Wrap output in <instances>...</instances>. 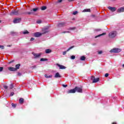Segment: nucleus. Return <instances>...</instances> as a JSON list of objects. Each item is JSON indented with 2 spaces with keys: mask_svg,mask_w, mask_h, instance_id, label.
I'll use <instances>...</instances> for the list:
<instances>
[{
  "mask_svg": "<svg viewBox=\"0 0 124 124\" xmlns=\"http://www.w3.org/2000/svg\"><path fill=\"white\" fill-rule=\"evenodd\" d=\"M20 104H23L24 103V98H20L19 100Z\"/></svg>",
  "mask_w": 124,
  "mask_h": 124,
  "instance_id": "6ab92c4d",
  "label": "nucleus"
},
{
  "mask_svg": "<svg viewBox=\"0 0 124 124\" xmlns=\"http://www.w3.org/2000/svg\"><path fill=\"white\" fill-rule=\"evenodd\" d=\"M122 66H123V67H124V64H123L122 65Z\"/></svg>",
  "mask_w": 124,
  "mask_h": 124,
  "instance_id": "864d4df0",
  "label": "nucleus"
},
{
  "mask_svg": "<svg viewBox=\"0 0 124 124\" xmlns=\"http://www.w3.org/2000/svg\"><path fill=\"white\" fill-rule=\"evenodd\" d=\"M34 40V38H31V41H33Z\"/></svg>",
  "mask_w": 124,
  "mask_h": 124,
  "instance_id": "de8ad7c7",
  "label": "nucleus"
},
{
  "mask_svg": "<svg viewBox=\"0 0 124 124\" xmlns=\"http://www.w3.org/2000/svg\"><path fill=\"white\" fill-rule=\"evenodd\" d=\"M112 124H117V123H116V122H113V123H112Z\"/></svg>",
  "mask_w": 124,
  "mask_h": 124,
  "instance_id": "8fccbe9b",
  "label": "nucleus"
},
{
  "mask_svg": "<svg viewBox=\"0 0 124 124\" xmlns=\"http://www.w3.org/2000/svg\"><path fill=\"white\" fill-rule=\"evenodd\" d=\"M70 31H64L63 32H62V33H70Z\"/></svg>",
  "mask_w": 124,
  "mask_h": 124,
  "instance_id": "2f4dec72",
  "label": "nucleus"
},
{
  "mask_svg": "<svg viewBox=\"0 0 124 124\" xmlns=\"http://www.w3.org/2000/svg\"><path fill=\"white\" fill-rule=\"evenodd\" d=\"M109 76V74L108 73H106L105 75V77L106 78H107Z\"/></svg>",
  "mask_w": 124,
  "mask_h": 124,
  "instance_id": "ea45409f",
  "label": "nucleus"
},
{
  "mask_svg": "<svg viewBox=\"0 0 124 124\" xmlns=\"http://www.w3.org/2000/svg\"><path fill=\"white\" fill-rule=\"evenodd\" d=\"M20 66H21V64H16V68H15L16 70H17V69H19L20 68Z\"/></svg>",
  "mask_w": 124,
  "mask_h": 124,
  "instance_id": "4be33fe9",
  "label": "nucleus"
},
{
  "mask_svg": "<svg viewBox=\"0 0 124 124\" xmlns=\"http://www.w3.org/2000/svg\"><path fill=\"white\" fill-rule=\"evenodd\" d=\"M82 12H91V9H85L83 10Z\"/></svg>",
  "mask_w": 124,
  "mask_h": 124,
  "instance_id": "aec40b11",
  "label": "nucleus"
},
{
  "mask_svg": "<svg viewBox=\"0 0 124 124\" xmlns=\"http://www.w3.org/2000/svg\"><path fill=\"white\" fill-rule=\"evenodd\" d=\"M56 65H57V66H59V67H60V69H65V68H66V67L62 65H60L59 63H57Z\"/></svg>",
  "mask_w": 124,
  "mask_h": 124,
  "instance_id": "ddd939ff",
  "label": "nucleus"
},
{
  "mask_svg": "<svg viewBox=\"0 0 124 124\" xmlns=\"http://www.w3.org/2000/svg\"><path fill=\"white\" fill-rule=\"evenodd\" d=\"M11 46H12V45H8V46H7V47H11Z\"/></svg>",
  "mask_w": 124,
  "mask_h": 124,
  "instance_id": "09e8293b",
  "label": "nucleus"
},
{
  "mask_svg": "<svg viewBox=\"0 0 124 124\" xmlns=\"http://www.w3.org/2000/svg\"><path fill=\"white\" fill-rule=\"evenodd\" d=\"M8 69L10 71H16V69L14 67H9Z\"/></svg>",
  "mask_w": 124,
  "mask_h": 124,
  "instance_id": "a211bd4d",
  "label": "nucleus"
},
{
  "mask_svg": "<svg viewBox=\"0 0 124 124\" xmlns=\"http://www.w3.org/2000/svg\"><path fill=\"white\" fill-rule=\"evenodd\" d=\"M108 9L110 10L111 12H115V11H116V7H112L111 6H108Z\"/></svg>",
  "mask_w": 124,
  "mask_h": 124,
  "instance_id": "9b49d317",
  "label": "nucleus"
},
{
  "mask_svg": "<svg viewBox=\"0 0 124 124\" xmlns=\"http://www.w3.org/2000/svg\"><path fill=\"white\" fill-rule=\"evenodd\" d=\"M122 51V49L120 48H113L110 50V53H120Z\"/></svg>",
  "mask_w": 124,
  "mask_h": 124,
  "instance_id": "20e7f679",
  "label": "nucleus"
},
{
  "mask_svg": "<svg viewBox=\"0 0 124 124\" xmlns=\"http://www.w3.org/2000/svg\"><path fill=\"white\" fill-rule=\"evenodd\" d=\"M48 59L47 58H41L40 59V62H47Z\"/></svg>",
  "mask_w": 124,
  "mask_h": 124,
  "instance_id": "5701e85b",
  "label": "nucleus"
},
{
  "mask_svg": "<svg viewBox=\"0 0 124 124\" xmlns=\"http://www.w3.org/2000/svg\"><path fill=\"white\" fill-rule=\"evenodd\" d=\"M41 35H42V33L39 32H37L34 34L35 37H39V36H41Z\"/></svg>",
  "mask_w": 124,
  "mask_h": 124,
  "instance_id": "f8f14e48",
  "label": "nucleus"
},
{
  "mask_svg": "<svg viewBox=\"0 0 124 124\" xmlns=\"http://www.w3.org/2000/svg\"><path fill=\"white\" fill-rule=\"evenodd\" d=\"M98 54L99 55H101V54H102V51H98Z\"/></svg>",
  "mask_w": 124,
  "mask_h": 124,
  "instance_id": "37998d69",
  "label": "nucleus"
},
{
  "mask_svg": "<svg viewBox=\"0 0 124 124\" xmlns=\"http://www.w3.org/2000/svg\"><path fill=\"white\" fill-rule=\"evenodd\" d=\"M17 75L18 76H21L22 75V74H21V73H18Z\"/></svg>",
  "mask_w": 124,
  "mask_h": 124,
  "instance_id": "a18cd8bd",
  "label": "nucleus"
},
{
  "mask_svg": "<svg viewBox=\"0 0 124 124\" xmlns=\"http://www.w3.org/2000/svg\"><path fill=\"white\" fill-rule=\"evenodd\" d=\"M48 29H49V27L43 29L42 30L43 33H42V34H44L45 33H47V32H48V31H48Z\"/></svg>",
  "mask_w": 124,
  "mask_h": 124,
  "instance_id": "9d476101",
  "label": "nucleus"
},
{
  "mask_svg": "<svg viewBox=\"0 0 124 124\" xmlns=\"http://www.w3.org/2000/svg\"><path fill=\"white\" fill-rule=\"evenodd\" d=\"M38 10V8H33L32 9V10H31V11L32 12V11H33L34 12H36Z\"/></svg>",
  "mask_w": 124,
  "mask_h": 124,
  "instance_id": "bb28decb",
  "label": "nucleus"
},
{
  "mask_svg": "<svg viewBox=\"0 0 124 124\" xmlns=\"http://www.w3.org/2000/svg\"><path fill=\"white\" fill-rule=\"evenodd\" d=\"M41 20L37 21V24H41Z\"/></svg>",
  "mask_w": 124,
  "mask_h": 124,
  "instance_id": "79ce46f5",
  "label": "nucleus"
},
{
  "mask_svg": "<svg viewBox=\"0 0 124 124\" xmlns=\"http://www.w3.org/2000/svg\"><path fill=\"white\" fill-rule=\"evenodd\" d=\"M12 107H13L14 108H16V106H17V104H14V103H12Z\"/></svg>",
  "mask_w": 124,
  "mask_h": 124,
  "instance_id": "c85d7f7f",
  "label": "nucleus"
},
{
  "mask_svg": "<svg viewBox=\"0 0 124 124\" xmlns=\"http://www.w3.org/2000/svg\"><path fill=\"white\" fill-rule=\"evenodd\" d=\"M74 47H75V46H70L69 48H68L67 49L66 51L63 52L62 54L63 55H66V53H67V52H68V51H69L70 50H71V49H73V48H74Z\"/></svg>",
  "mask_w": 124,
  "mask_h": 124,
  "instance_id": "423d86ee",
  "label": "nucleus"
},
{
  "mask_svg": "<svg viewBox=\"0 0 124 124\" xmlns=\"http://www.w3.org/2000/svg\"><path fill=\"white\" fill-rule=\"evenodd\" d=\"M55 78H61L62 77V76L59 73H56L54 76Z\"/></svg>",
  "mask_w": 124,
  "mask_h": 124,
  "instance_id": "dca6fc26",
  "label": "nucleus"
},
{
  "mask_svg": "<svg viewBox=\"0 0 124 124\" xmlns=\"http://www.w3.org/2000/svg\"><path fill=\"white\" fill-rule=\"evenodd\" d=\"M97 31H101V30L100 29H98Z\"/></svg>",
  "mask_w": 124,
  "mask_h": 124,
  "instance_id": "603ef678",
  "label": "nucleus"
},
{
  "mask_svg": "<svg viewBox=\"0 0 124 124\" xmlns=\"http://www.w3.org/2000/svg\"><path fill=\"white\" fill-rule=\"evenodd\" d=\"M78 13V11H75V12H74L73 13V15H76V14H77Z\"/></svg>",
  "mask_w": 124,
  "mask_h": 124,
  "instance_id": "e433bc0d",
  "label": "nucleus"
},
{
  "mask_svg": "<svg viewBox=\"0 0 124 124\" xmlns=\"http://www.w3.org/2000/svg\"><path fill=\"white\" fill-rule=\"evenodd\" d=\"M86 57L84 56H82L80 57V61H85Z\"/></svg>",
  "mask_w": 124,
  "mask_h": 124,
  "instance_id": "b1692460",
  "label": "nucleus"
},
{
  "mask_svg": "<svg viewBox=\"0 0 124 124\" xmlns=\"http://www.w3.org/2000/svg\"><path fill=\"white\" fill-rule=\"evenodd\" d=\"M12 62H14V60H13V61H12L9 62V64H10V63H12Z\"/></svg>",
  "mask_w": 124,
  "mask_h": 124,
  "instance_id": "49530a36",
  "label": "nucleus"
},
{
  "mask_svg": "<svg viewBox=\"0 0 124 124\" xmlns=\"http://www.w3.org/2000/svg\"><path fill=\"white\" fill-rule=\"evenodd\" d=\"M3 88H4V89H5V90H7V89H8V86H7L6 85H4Z\"/></svg>",
  "mask_w": 124,
  "mask_h": 124,
  "instance_id": "c9c22d12",
  "label": "nucleus"
},
{
  "mask_svg": "<svg viewBox=\"0 0 124 124\" xmlns=\"http://www.w3.org/2000/svg\"><path fill=\"white\" fill-rule=\"evenodd\" d=\"M105 34H106V32L103 33L102 34L98 35L97 36H96L95 38H97V37H99L100 36H102V35H105Z\"/></svg>",
  "mask_w": 124,
  "mask_h": 124,
  "instance_id": "412c9836",
  "label": "nucleus"
},
{
  "mask_svg": "<svg viewBox=\"0 0 124 124\" xmlns=\"http://www.w3.org/2000/svg\"><path fill=\"white\" fill-rule=\"evenodd\" d=\"M24 13H20L19 10H14L12 11L10 13V15L11 16H13L14 15H23Z\"/></svg>",
  "mask_w": 124,
  "mask_h": 124,
  "instance_id": "f257e3e1",
  "label": "nucleus"
},
{
  "mask_svg": "<svg viewBox=\"0 0 124 124\" xmlns=\"http://www.w3.org/2000/svg\"><path fill=\"white\" fill-rule=\"evenodd\" d=\"M76 93L75 91V88L70 90L67 92V93Z\"/></svg>",
  "mask_w": 124,
  "mask_h": 124,
  "instance_id": "4468645a",
  "label": "nucleus"
},
{
  "mask_svg": "<svg viewBox=\"0 0 124 124\" xmlns=\"http://www.w3.org/2000/svg\"><path fill=\"white\" fill-rule=\"evenodd\" d=\"M32 54L33 55L34 57V59H37L38 58H40V56H41V53L36 54V53H34V52H32Z\"/></svg>",
  "mask_w": 124,
  "mask_h": 124,
  "instance_id": "0eeeda50",
  "label": "nucleus"
},
{
  "mask_svg": "<svg viewBox=\"0 0 124 124\" xmlns=\"http://www.w3.org/2000/svg\"><path fill=\"white\" fill-rule=\"evenodd\" d=\"M20 22H21V18H17L14 20V24H17L20 23Z\"/></svg>",
  "mask_w": 124,
  "mask_h": 124,
  "instance_id": "1a4fd4ad",
  "label": "nucleus"
},
{
  "mask_svg": "<svg viewBox=\"0 0 124 124\" xmlns=\"http://www.w3.org/2000/svg\"><path fill=\"white\" fill-rule=\"evenodd\" d=\"M66 23H65V22H62L61 23H59L57 27H58V28H62V27H64V26H65V24Z\"/></svg>",
  "mask_w": 124,
  "mask_h": 124,
  "instance_id": "6e6552de",
  "label": "nucleus"
},
{
  "mask_svg": "<svg viewBox=\"0 0 124 124\" xmlns=\"http://www.w3.org/2000/svg\"><path fill=\"white\" fill-rule=\"evenodd\" d=\"M0 23H1V20H0Z\"/></svg>",
  "mask_w": 124,
  "mask_h": 124,
  "instance_id": "5fc2aeb1",
  "label": "nucleus"
},
{
  "mask_svg": "<svg viewBox=\"0 0 124 124\" xmlns=\"http://www.w3.org/2000/svg\"><path fill=\"white\" fill-rule=\"evenodd\" d=\"M71 60H75V56L72 55V56H71Z\"/></svg>",
  "mask_w": 124,
  "mask_h": 124,
  "instance_id": "72a5a7b5",
  "label": "nucleus"
},
{
  "mask_svg": "<svg viewBox=\"0 0 124 124\" xmlns=\"http://www.w3.org/2000/svg\"><path fill=\"white\" fill-rule=\"evenodd\" d=\"M23 13V14H28V15H31V14H32V13H33V12H32V11L31 12H27V13Z\"/></svg>",
  "mask_w": 124,
  "mask_h": 124,
  "instance_id": "a878e982",
  "label": "nucleus"
},
{
  "mask_svg": "<svg viewBox=\"0 0 124 124\" xmlns=\"http://www.w3.org/2000/svg\"><path fill=\"white\" fill-rule=\"evenodd\" d=\"M0 49H4V46H0Z\"/></svg>",
  "mask_w": 124,
  "mask_h": 124,
  "instance_id": "58836bf2",
  "label": "nucleus"
},
{
  "mask_svg": "<svg viewBox=\"0 0 124 124\" xmlns=\"http://www.w3.org/2000/svg\"><path fill=\"white\" fill-rule=\"evenodd\" d=\"M75 90L76 91V92L77 93H83V87L81 86L80 87H76L75 88Z\"/></svg>",
  "mask_w": 124,
  "mask_h": 124,
  "instance_id": "7ed1b4c3",
  "label": "nucleus"
},
{
  "mask_svg": "<svg viewBox=\"0 0 124 124\" xmlns=\"http://www.w3.org/2000/svg\"><path fill=\"white\" fill-rule=\"evenodd\" d=\"M41 10H46L47 9V7L46 6H43L41 8Z\"/></svg>",
  "mask_w": 124,
  "mask_h": 124,
  "instance_id": "393cba45",
  "label": "nucleus"
},
{
  "mask_svg": "<svg viewBox=\"0 0 124 124\" xmlns=\"http://www.w3.org/2000/svg\"><path fill=\"white\" fill-rule=\"evenodd\" d=\"M91 80H93V83H97V82H98V81H99V78H95V77H94V76H92Z\"/></svg>",
  "mask_w": 124,
  "mask_h": 124,
  "instance_id": "39448f33",
  "label": "nucleus"
},
{
  "mask_svg": "<svg viewBox=\"0 0 124 124\" xmlns=\"http://www.w3.org/2000/svg\"><path fill=\"white\" fill-rule=\"evenodd\" d=\"M45 52H46V54H50V53H52V50L48 48L46 49Z\"/></svg>",
  "mask_w": 124,
  "mask_h": 124,
  "instance_id": "f3484780",
  "label": "nucleus"
},
{
  "mask_svg": "<svg viewBox=\"0 0 124 124\" xmlns=\"http://www.w3.org/2000/svg\"><path fill=\"white\" fill-rule=\"evenodd\" d=\"M14 95V92H12L10 93V96H13Z\"/></svg>",
  "mask_w": 124,
  "mask_h": 124,
  "instance_id": "a19ab883",
  "label": "nucleus"
},
{
  "mask_svg": "<svg viewBox=\"0 0 124 124\" xmlns=\"http://www.w3.org/2000/svg\"><path fill=\"white\" fill-rule=\"evenodd\" d=\"M22 33H23V34H28V33H30V32L26 30L25 31H24Z\"/></svg>",
  "mask_w": 124,
  "mask_h": 124,
  "instance_id": "cd10ccee",
  "label": "nucleus"
},
{
  "mask_svg": "<svg viewBox=\"0 0 124 124\" xmlns=\"http://www.w3.org/2000/svg\"><path fill=\"white\" fill-rule=\"evenodd\" d=\"M45 77H46V78H51L52 75L48 76L47 75H45Z\"/></svg>",
  "mask_w": 124,
  "mask_h": 124,
  "instance_id": "c756f323",
  "label": "nucleus"
},
{
  "mask_svg": "<svg viewBox=\"0 0 124 124\" xmlns=\"http://www.w3.org/2000/svg\"><path fill=\"white\" fill-rule=\"evenodd\" d=\"M76 27H73V28H70V30H71V31H74V30H76Z\"/></svg>",
  "mask_w": 124,
  "mask_h": 124,
  "instance_id": "4c0bfd02",
  "label": "nucleus"
},
{
  "mask_svg": "<svg viewBox=\"0 0 124 124\" xmlns=\"http://www.w3.org/2000/svg\"><path fill=\"white\" fill-rule=\"evenodd\" d=\"M117 12H119V13H121L122 12H124V7H122L119 8L117 10Z\"/></svg>",
  "mask_w": 124,
  "mask_h": 124,
  "instance_id": "2eb2a0df",
  "label": "nucleus"
},
{
  "mask_svg": "<svg viewBox=\"0 0 124 124\" xmlns=\"http://www.w3.org/2000/svg\"><path fill=\"white\" fill-rule=\"evenodd\" d=\"M92 16L93 17H93H95V15H92Z\"/></svg>",
  "mask_w": 124,
  "mask_h": 124,
  "instance_id": "3c124183",
  "label": "nucleus"
},
{
  "mask_svg": "<svg viewBox=\"0 0 124 124\" xmlns=\"http://www.w3.org/2000/svg\"><path fill=\"white\" fill-rule=\"evenodd\" d=\"M3 70V67H0V72H2Z\"/></svg>",
  "mask_w": 124,
  "mask_h": 124,
  "instance_id": "f704fd0d",
  "label": "nucleus"
},
{
  "mask_svg": "<svg viewBox=\"0 0 124 124\" xmlns=\"http://www.w3.org/2000/svg\"><path fill=\"white\" fill-rule=\"evenodd\" d=\"M14 88V85H13V83H12L11 85H10V90H12V89Z\"/></svg>",
  "mask_w": 124,
  "mask_h": 124,
  "instance_id": "7c9ffc66",
  "label": "nucleus"
},
{
  "mask_svg": "<svg viewBox=\"0 0 124 124\" xmlns=\"http://www.w3.org/2000/svg\"><path fill=\"white\" fill-rule=\"evenodd\" d=\"M62 0H58L56 2L57 3H61V2H62Z\"/></svg>",
  "mask_w": 124,
  "mask_h": 124,
  "instance_id": "473e14b6",
  "label": "nucleus"
},
{
  "mask_svg": "<svg viewBox=\"0 0 124 124\" xmlns=\"http://www.w3.org/2000/svg\"><path fill=\"white\" fill-rule=\"evenodd\" d=\"M118 33L116 31H112L109 33L108 37L109 38H114V37L117 36Z\"/></svg>",
  "mask_w": 124,
  "mask_h": 124,
  "instance_id": "f03ea898",
  "label": "nucleus"
},
{
  "mask_svg": "<svg viewBox=\"0 0 124 124\" xmlns=\"http://www.w3.org/2000/svg\"><path fill=\"white\" fill-rule=\"evenodd\" d=\"M62 87H63L64 88H66V87H67V85L62 84Z\"/></svg>",
  "mask_w": 124,
  "mask_h": 124,
  "instance_id": "c03bdc74",
  "label": "nucleus"
}]
</instances>
